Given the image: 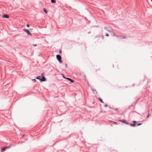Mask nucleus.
Wrapping results in <instances>:
<instances>
[{"mask_svg": "<svg viewBox=\"0 0 152 152\" xmlns=\"http://www.w3.org/2000/svg\"><path fill=\"white\" fill-rule=\"evenodd\" d=\"M125 124H129V123H128V122H126V123H125Z\"/></svg>", "mask_w": 152, "mask_h": 152, "instance_id": "20", "label": "nucleus"}, {"mask_svg": "<svg viewBox=\"0 0 152 152\" xmlns=\"http://www.w3.org/2000/svg\"><path fill=\"white\" fill-rule=\"evenodd\" d=\"M105 106V107H107V105H105V106Z\"/></svg>", "mask_w": 152, "mask_h": 152, "instance_id": "22", "label": "nucleus"}, {"mask_svg": "<svg viewBox=\"0 0 152 152\" xmlns=\"http://www.w3.org/2000/svg\"><path fill=\"white\" fill-rule=\"evenodd\" d=\"M64 77V78H65L67 79H68V80H69L71 81V82H72V83H73V82H74V81L72 80V79H71L70 78H65Z\"/></svg>", "mask_w": 152, "mask_h": 152, "instance_id": "5", "label": "nucleus"}, {"mask_svg": "<svg viewBox=\"0 0 152 152\" xmlns=\"http://www.w3.org/2000/svg\"><path fill=\"white\" fill-rule=\"evenodd\" d=\"M117 110H118V109H117V108H116V109H115V111H117Z\"/></svg>", "mask_w": 152, "mask_h": 152, "instance_id": "23", "label": "nucleus"}, {"mask_svg": "<svg viewBox=\"0 0 152 152\" xmlns=\"http://www.w3.org/2000/svg\"><path fill=\"white\" fill-rule=\"evenodd\" d=\"M61 51H60V52H59L60 53H61Z\"/></svg>", "mask_w": 152, "mask_h": 152, "instance_id": "26", "label": "nucleus"}, {"mask_svg": "<svg viewBox=\"0 0 152 152\" xmlns=\"http://www.w3.org/2000/svg\"><path fill=\"white\" fill-rule=\"evenodd\" d=\"M142 124V123H141V124H138L137 125V126H140V125H141V124Z\"/></svg>", "mask_w": 152, "mask_h": 152, "instance_id": "17", "label": "nucleus"}, {"mask_svg": "<svg viewBox=\"0 0 152 152\" xmlns=\"http://www.w3.org/2000/svg\"><path fill=\"white\" fill-rule=\"evenodd\" d=\"M119 121H121V122H123L125 124V123H126V121L125 120H120Z\"/></svg>", "mask_w": 152, "mask_h": 152, "instance_id": "10", "label": "nucleus"}, {"mask_svg": "<svg viewBox=\"0 0 152 152\" xmlns=\"http://www.w3.org/2000/svg\"><path fill=\"white\" fill-rule=\"evenodd\" d=\"M3 17L4 18H8L9 17V16L8 15L4 14L3 15Z\"/></svg>", "mask_w": 152, "mask_h": 152, "instance_id": "6", "label": "nucleus"}, {"mask_svg": "<svg viewBox=\"0 0 152 152\" xmlns=\"http://www.w3.org/2000/svg\"><path fill=\"white\" fill-rule=\"evenodd\" d=\"M151 115V114H149L148 115L147 118H148L149 116Z\"/></svg>", "mask_w": 152, "mask_h": 152, "instance_id": "14", "label": "nucleus"}, {"mask_svg": "<svg viewBox=\"0 0 152 152\" xmlns=\"http://www.w3.org/2000/svg\"><path fill=\"white\" fill-rule=\"evenodd\" d=\"M33 45L34 46H37V45L36 44H33Z\"/></svg>", "mask_w": 152, "mask_h": 152, "instance_id": "15", "label": "nucleus"}, {"mask_svg": "<svg viewBox=\"0 0 152 152\" xmlns=\"http://www.w3.org/2000/svg\"><path fill=\"white\" fill-rule=\"evenodd\" d=\"M26 26L28 27H29V24H27L26 25Z\"/></svg>", "mask_w": 152, "mask_h": 152, "instance_id": "16", "label": "nucleus"}, {"mask_svg": "<svg viewBox=\"0 0 152 152\" xmlns=\"http://www.w3.org/2000/svg\"><path fill=\"white\" fill-rule=\"evenodd\" d=\"M10 148V146H7V147H6L4 148H2L1 149V152H4V151H5L6 150V148Z\"/></svg>", "mask_w": 152, "mask_h": 152, "instance_id": "3", "label": "nucleus"}, {"mask_svg": "<svg viewBox=\"0 0 152 152\" xmlns=\"http://www.w3.org/2000/svg\"><path fill=\"white\" fill-rule=\"evenodd\" d=\"M43 11L44 12L46 13H47L48 12V11L45 9H44Z\"/></svg>", "mask_w": 152, "mask_h": 152, "instance_id": "9", "label": "nucleus"}, {"mask_svg": "<svg viewBox=\"0 0 152 152\" xmlns=\"http://www.w3.org/2000/svg\"><path fill=\"white\" fill-rule=\"evenodd\" d=\"M51 2L52 3H56V1L55 0H51Z\"/></svg>", "mask_w": 152, "mask_h": 152, "instance_id": "8", "label": "nucleus"}, {"mask_svg": "<svg viewBox=\"0 0 152 152\" xmlns=\"http://www.w3.org/2000/svg\"><path fill=\"white\" fill-rule=\"evenodd\" d=\"M56 58L58 59V61H59L60 63H61L62 61L61 60V56L58 55H56Z\"/></svg>", "mask_w": 152, "mask_h": 152, "instance_id": "1", "label": "nucleus"}, {"mask_svg": "<svg viewBox=\"0 0 152 152\" xmlns=\"http://www.w3.org/2000/svg\"><path fill=\"white\" fill-rule=\"evenodd\" d=\"M41 76H42V78L41 79V82L46 81V78L44 76V73H42L41 74Z\"/></svg>", "mask_w": 152, "mask_h": 152, "instance_id": "2", "label": "nucleus"}, {"mask_svg": "<svg viewBox=\"0 0 152 152\" xmlns=\"http://www.w3.org/2000/svg\"><path fill=\"white\" fill-rule=\"evenodd\" d=\"M151 2H152V0H151Z\"/></svg>", "mask_w": 152, "mask_h": 152, "instance_id": "27", "label": "nucleus"}, {"mask_svg": "<svg viewBox=\"0 0 152 152\" xmlns=\"http://www.w3.org/2000/svg\"><path fill=\"white\" fill-rule=\"evenodd\" d=\"M106 36H107L108 37V36H109V34H108L107 33V34H106Z\"/></svg>", "mask_w": 152, "mask_h": 152, "instance_id": "18", "label": "nucleus"}, {"mask_svg": "<svg viewBox=\"0 0 152 152\" xmlns=\"http://www.w3.org/2000/svg\"><path fill=\"white\" fill-rule=\"evenodd\" d=\"M92 91H93L94 93H95V92H96V93L97 94V92H96V90H94V89H92Z\"/></svg>", "mask_w": 152, "mask_h": 152, "instance_id": "11", "label": "nucleus"}, {"mask_svg": "<svg viewBox=\"0 0 152 152\" xmlns=\"http://www.w3.org/2000/svg\"><path fill=\"white\" fill-rule=\"evenodd\" d=\"M66 67H67V64H66Z\"/></svg>", "mask_w": 152, "mask_h": 152, "instance_id": "24", "label": "nucleus"}, {"mask_svg": "<svg viewBox=\"0 0 152 152\" xmlns=\"http://www.w3.org/2000/svg\"><path fill=\"white\" fill-rule=\"evenodd\" d=\"M36 78L37 79L40 80L41 81V77L40 76H38L37 77H36Z\"/></svg>", "mask_w": 152, "mask_h": 152, "instance_id": "7", "label": "nucleus"}, {"mask_svg": "<svg viewBox=\"0 0 152 152\" xmlns=\"http://www.w3.org/2000/svg\"><path fill=\"white\" fill-rule=\"evenodd\" d=\"M32 80H34V81H36V80L35 79H33Z\"/></svg>", "mask_w": 152, "mask_h": 152, "instance_id": "19", "label": "nucleus"}, {"mask_svg": "<svg viewBox=\"0 0 152 152\" xmlns=\"http://www.w3.org/2000/svg\"><path fill=\"white\" fill-rule=\"evenodd\" d=\"M23 30L24 31L27 33L28 35H32L30 33L29 31L28 30L26 29H24Z\"/></svg>", "mask_w": 152, "mask_h": 152, "instance_id": "4", "label": "nucleus"}, {"mask_svg": "<svg viewBox=\"0 0 152 152\" xmlns=\"http://www.w3.org/2000/svg\"><path fill=\"white\" fill-rule=\"evenodd\" d=\"M133 122L134 123H136V121H133Z\"/></svg>", "mask_w": 152, "mask_h": 152, "instance_id": "21", "label": "nucleus"}, {"mask_svg": "<svg viewBox=\"0 0 152 152\" xmlns=\"http://www.w3.org/2000/svg\"><path fill=\"white\" fill-rule=\"evenodd\" d=\"M99 100L101 102H102V103H104V102H103V101H102V99H101V98H99Z\"/></svg>", "mask_w": 152, "mask_h": 152, "instance_id": "13", "label": "nucleus"}, {"mask_svg": "<svg viewBox=\"0 0 152 152\" xmlns=\"http://www.w3.org/2000/svg\"><path fill=\"white\" fill-rule=\"evenodd\" d=\"M130 125L132 126H136L135 124H131Z\"/></svg>", "mask_w": 152, "mask_h": 152, "instance_id": "12", "label": "nucleus"}, {"mask_svg": "<svg viewBox=\"0 0 152 152\" xmlns=\"http://www.w3.org/2000/svg\"><path fill=\"white\" fill-rule=\"evenodd\" d=\"M114 123L115 124H116V122H114Z\"/></svg>", "mask_w": 152, "mask_h": 152, "instance_id": "25", "label": "nucleus"}]
</instances>
